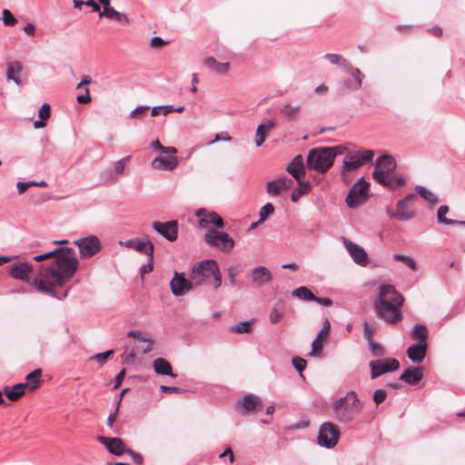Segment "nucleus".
Listing matches in <instances>:
<instances>
[{"label":"nucleus","mask_w":465,"mask_h":465,"mask_svg":"<svg viewBox=\"0 0 465 465\" xmlns=\"http://www.w3.org/2000/svg\"><path fill=\"white\" fill-rule=\"evenodd\" d=\"M54 258L48 267H42L37 276L33 279L32 286L39 292L48 294L58 300L67 297L68 290L59 292L57 288H64L77 272L79 261L73 248L57 247L47 252L34 257L35 262Z\"/></svg>","instance_id":"f257e3e1"},{"label":"nucleus","mask_w":465,"mask_h":465,"mask_svg":"<svg viewBox=\"0 0 465 465\" xmlns=\"http://www.w3.org/2000/svg\"><path fill=\"white\" fill-rule=\"evenodd\" d=\"M54 258L48 267H42L37 276L33 279L32 286L39 292L48 294L58 300L67 297L68 290L59 292L57 288H64L77 272L79 261L73 248L57 247L47 252L34 257L35 262Z\"/></svg>","instance_id":"f03ea898"},{"label":"nucleus","mask_w":465,"mask_h":465,"mask_svg":"<svg viewBox=\"0 0 465 465\" xmlns=\"http://www.w3.org/2000/svg\"><path fill=\"white\" fill-rule=\"evenodd\" d=\"M397 164L393 156L383 154L376 159L372 178L379 184L395 190L405 184L406 180L403 176H394Z\"/></svg>","instance_id":"7ed1b4c3"},{"label":"nucleus","mask_w":465,"mask_h":465,"mask_svg":"<svg viewBox=\"0 0 465 465\" xmlns=\"http://www.w3.org/2000/svg\"><path fill=\"white\" fill-rule=\"evenodd\" d=\"M190 277L195 285L210 282L213 283V289L216 290L222 284L218 263L212 259L196 262L191 271Z\"/></svg>","instance_id":"20e7f679"},{"label":"nucleus","mask_w":465,"mask_h":465,"mask_svg":"<svg viewBox=\"0 0 465 465\" xmlns=\"http://www.w3.org/2000/svg\"><path fill=\"white\" fill-rule=\"evenodd\" d=\"M362 406L357 397V394L353 391H350L347 394L332 404V411L334 418L342 423H348L353 420V419L361 411Z\"/></svg>","instance_id":"39448f33"},{"label":"nucleus","mask_w":465,"mask_h":465,"mask_svg":"<svg viewBox=\"0 0 465 465\" xmlns=\"http://www.w3.org/2000/svg\"><path fill=\"white\" fill-rule=\"evenodd\" d=\"M327 147H318L309 151L306 159V165L309 169L319 173H325L333 164V154Z\"/></svg>","instance_id":"423d86ee"},{"label":"nucleus","mask_w":465,"mask_h":465,"mask_svg":"<svg viewBox=\"0 0 465 465\" xmlns=\"http://www.w3.org/2000/svg\"><path fill=\"white\" fill-rule=\"evenodd\" d=\"M403 302V300H400L397 302H375V311L378 316L387 322L396 323L402 317L401 309Z\"/></svg>","instance_id":"0eeeda50"},{"label":"nucleus","mask_w":465,"mask_h":465,"mask_svg":"<svg viewBox=\"0 0 465 465\" xmlns=\"http://www.w3.org/2000/svg\"><path fill=\"white\" fill-rule=\"evenodd\" d=\"M203 239L208 245L215 247L222 252H229L234 246L233 239L227 232L213 228L205 232Z\"/></svg>","instance_id":"6e6552de"},{"label":"nucleus","mask_w":465,"mask_h":465,"mask_svg":"<svg viewBox=\"0 0 465 465\" xmlns=\"http://www.w3.org/2000/svg\"><path fill=\"white\" fill-rule=\"evenodd\" d=\"M370 183L360 178L356 183L352 185L346 196V203L351 208H357L368 200Z\"/></svg>","instance_id":"1a4fd4ad"},{"label":"nucleus","mask_w":465,"mask_h":465,"mask_svg":"<svg viewBox=\"0 0 465 465\" xmlns=\"http://www.w3.org/2000/svg\"><path fill=\"white\" fill-rule=\"evenodd\" d=\"M340 438V430L331 422H324L320 426L317 443L326 449L334 448Z\"/></svg>","instance_id":"9d476101"},{"label":"nucleus","mask_w":465,"mask_h":465,"mask_svg":"<svg viewBox=\"0 0 465 465\" xmlns=\"http://www.w3.org/2000/svg\"><path fill=\"white\" fill-rule=\"evenodd\" d=\"M369 368L371 370V379L375 380L385 373L397 371L400 368V362L395 358H384L371 361Z\"/></svg>","instance_id":"9b49d317"},{"label":"nucleus","mask_w":465,"mask_h":465,"mask_svg":"<svg viewBox=\"0 0 465 465\" xmlns=\"http://www.w3.org/2000/svg\"><path fill=\"white\" fill-rule=\"evenodd\" d=\"M74 244L79 249L81 258H90L101 251V242L94 235L82 237L74 241Z\"/></svg>","instance_id":"f8f14e48"},{"label":"nucleus","mask_w":465,"mask_h":465,"mask_svg":"<svg viewBox=\"0 0 465 465\" xmlns=\"http://www.w3.org/2000/svg\"><path fill=\"white\" fill-rule=\"evenodd\" d=\"M7 273L14 279L19 280L32 285L30 279V272L33 271V267L28 262H17L12 263L6 267Z\"/></svg>","instance_id":"ddd939ff"},{"label":"nucleus","mask_w":465,"mask_h":465,"mask_svg":"<svg viewBox=\"0 0 465 465\" xmlns=\"http://www.w3.org/2000/svg\"><path fill=\"white\" fill-rule=\"evenodd\" d=\"M154 231L169 242L176 241L178 237V222L175 220L165 223L153 222L152 224Z\"/></svg>","instance_id":"4468645a"},{"label":"nucleus","mask_w":465,"mask_h":465,"mask_svg":"<svg viewBox=\"0 0 465 465\" xmlns=\"http://www.w3.org/2000/svg\"><path fill=\"white\" fill-rule=\"evenodd\" d=\"M193 282L185 278L183 273L174 272L173 278L170 282L172 293L176 296H183L188 291L193 289Z\"/></svg>","instance_id":"2eb2a0df"},{"label":"nucleus","mask_w":465,"mask_h":465,"mask_svg":"<svg viewBox=\"0 0 465 465\" xmlns=\"http://www.w3.org/2000/svg\"><path fill=\"white\" fill-rule=\"evenodd\" d=\"M343 243L347 252L356 264L360 266H366L368 264V254L361 246L346 238H343Z\"/></svg>","instance_id":"dca6fc26"},{"label":"nucleus","mask_w":465,"mask_h":465,"mask_svg":"<svg viewBox=\"0 0 465 465\" xmlns=\"http://www.w3.org/2000/svg\"><path fill=\"white\" fill-rule=\"evenodd\" d=\"M293 185V181L287 176H281L280 178L269 181L266 184V192L272 197L279 196L282 192L291 189Z\"/></svg>","instance_id":"f3484780"},{"label":"nucleus","mask_w":465,"mask_h":465,"mask_svg":"<svg viewBox=\"0 0 465 465\" xmlns=\"http://www.w3.org/2000/svg\"><path fill=\"white\" fill-rule=\"evenodd\" d=\"M98 441L106 447L107 450L115 456H121L125 453L127 450V447L125 446L124 440L120 438H111L105 436H99L97 438Z\"/></svg>","instance_id":"a211bd4d"},{"label":"nucleus","mask_w":465,"mask_h":465,"mask_svg":"<svg viewBox=\"0 0 465 465\" xmlns=\"http://www.w3.org/2000/svg\"><path fill=\"white\" fill-rule=\"evenodd\" d=\"M403 300V296L391 284H382L380 287L379 298L376 302H397Z\"/></svg>","instance_id":"6ab92c4d"},{"label":"nucleus","mask_w":465,"mask_h":465,"mask_svg":"<svg viewBox=\"0 0 465 465\" xmlns=\"http://www.w3.org/2000/svg\"><path fill=\"white\" fill-rule=\"evenodd\" d=\"M195 215L200 218V224H213L218 228L224 226V222L215 212H208L203 208L196 211Z\"/></svg>","instance_id":"aec40b11"},{"label":"nucleus","mask_w":465,"mask_h":465,"mask_svg":"<svg viewBox=\"0 0 465 465\" xmlns=\"http://www.w3.org/2000/svg\"><path fill=\"white\" fill-rule=\"evenodd\" d=\"M179 163L175 154H167L166 157L158 156L152 162V167L155 170L173 171Z\"/></svg>","instance_id":"412c9836"},{"label":"nucleus","mask_w":465,"mask_h":465,"mask_svg":"<svg viewBox=\"0 0 465 465\" xmlns=\"http://www.w3.org/2000/svg\"><path fill=\"white\" fill-rule=\"evenodd\" d=\"M252 281L256 287H262L272 281V274L265 266H258L252 271Z\"/></svg>","instance_id":"4be33fe9"},{"label":"nucleus","mask_w":465,"mask_h":465,"mask_svg":"<svg viewBox=\"0 0 465 465\" xmlns=\"http://www.w3.org/2000/svg\"><path fill=\"white\" fill-rule=\"evenodd\" d=\"M286 171L296 181L302 180L306 174L303 163V157L301 154L296 155L292 159V161L287 165Z\"/></svg>","instance_id":"5701e85b"},{"label":"nucleus","mask_w":465,"mask_h":465,"mask_svg":"<svg viewBox=\"0 0 465 465\" xmlns=\"http://www.w3.org/2000/svg\"><path fill=\"white\" fill-rule=\"evenodd\" d=\"M414 197L415 194L411 193L397 203V212L394 213V217L396 219L400 221H408L414 216V212L407 206V202L414 199Z\"/></svg>","instance_id":"b1692460"},{"label":"nucleus","mask_w":465,"mask_h":465,"mask_svg":"<svg viewBox=\"0 0 465 465\" xmlns=\"http://www.w3.org/2000/svg\"><path fill=\"white\" fill-rule=\"evenodd\" d=\"M428 350V343H414L407 350L408 358L414 363H420L424 361Z\"/></svg>","instance_id":"393cba45"},{"label":"nucleus","mask_w":465,"mask_h":465,"mask_svg":"<svg viewBox=\"0 0 465 465\" xmlns=\"http://www.w3.org/2000/svg\"><path fill=\"white\" fill-rule=\"evenodd\" d=\"M423 378V371L420 367H409L401 375L400 380L408 385H417Z\"/></svg>","instance_id":"a878e982"},{"label":"nucleus","mask_w":465,"mask_h":465,"mask_svg":"<svg viewBox=\"0 0 465 465\" xmlns=\"http://www.w3.org/2000/svg\"><path fill=\"white\" fill-rule=\"evenodd\" d=\"M276 124L273 120H266L261 123L256 129L255 133V144L257 147L262 146L264 143L267 133L272 131L275 127Z\"/></svg>","instance_id":"bb28decb"},{"label":"nucleus","mask_w":465,"mask_h":465,"mask_svg":"<svg viewBox=\"0 0 465 465\" xmlns=\"http://www.w3.org/2000/svg\"><path fill=\"white\" fill-rule=\"evenodd\" d=\"M153 367L154 371L157 374L166 375V376H170L173 378L176 377V374H174L173 372V368H172L171 363L163 358L155 359L153 361Z\"/></svg>","instance_id":"cd10ccee"},{"label":"nucleus","mask_w":465,"mask_h":465,"mask_svg":"<svg viewBox=\"0 0 465 465\" xmlns=\"http://www.w3.org/2000/svg\"><path fill=\"white\" fill-rule=\"evenodd\" d=\"M99 17H105L110 20H114L122 25H125L130 23V20L125 13L118 12L113 6L105 12H100Z\"/></svg>","instance_id":"c85d7f7f"},{"label":"nucleus","mask_w":465,"mask_h":465,"mask_svg":"<svg viewBox=\"0 0 465 465\" xmlns=\"http://www.w3.org/2000/svg\"><path fill=\"white\" fill-rule=\"evenodd\" d=\"M344 70L348 74H350L353 78V82L350 85V87L351 88V91L359 90L362 85L364 74L361 72V70L359 68L353 67L351 63L345 67Z\"/></svg>","instance_id":"c756f323"},{"label":"nucleus","mask_w":465,"mask_h":465,"mask_svg":"<svg viewBox=\"0 0 465 465\" xmlns=\"http://www.w3.org/2000/svg\"><path fill=\"white\" fill-rule=\"evenodd\" d=\"M238 405L242 406L244 412H250L256 410L258 406H261V400L258 396L249 393L244 395L242 401L237 403Z\"/></svg>","instance_id":"7c9ffc66"},{"label":"nucleus","mask_w":465,"mask_h":465,"mask_svg":"<svg viewBox=\"0 0 465 465\" xmlns=\"http://www.w3.org/2000/svg\"><path fill=\"white\" fill-rule=\"evenodd\" d=\"M41 377H42V370L35 369L25 376L26 381L23 382V383H24V385H26V389H28L29 391H35V389H37L40 386V384L42 382Z\"/></svg>","instance_id":"2f4dec72"},{"label":"nucleus","mask_w":465,"mask_h":465,"mask_svg":"<svg viewBox=\"0 0 465 465\" xmlns=\"http://www.w3.org/2000/svg\"><path fill=\"white\" fill-rule=\"evenodd\" d=\"M26 385L20 382L12 387L5 386L4 388V391L8 398V400L15 401H17L20 397H22L25 393Z\"/></svg>","instance_id":"473e14b6"},{"label":"nucleus","mask_w":465,"mask_h":465,"mask_svg":"<svg viewBox=\"0 0 465 465\" xmlns=\"http://www.w3.org/2000/svg\"><path fill=\"white\" fill-rule=\"evenodd\" d=\"M204 65L218 74H225L229 70V63H220L213 57H207Z\"/></svg>","instance_id":"72a5a7b5"},{"label":"nucleus","mask_w":465,"mask_h":465,"mask_svg":"<svg viewBox=\"0 0 465 465\" xmlns=\"http://www.w3.org/2000/svg\"><path fill=\"white\" fill-rule=\"evenodd\" d=\"M429 336L428 329L425 325L417 323L413 326L411 331V337L418 341L417 343H428L427 339Z\"/></svg>","instance_id":"f704fd0d"},{"label":"nucleus","mask_w":465,"mask_h":465,"mask_svg":"<svg viewBox=\"0 0 465 465\" xmlns=\"http://www.w3.org/2000/svg\"><path fill=\"white\" fill-rule=\"evenodd\" d=\"M298 186L294 188L291 194V200L292 203H297L299 199L307 194L312 190V185L308 181H297Z\"/></svg>","instance_id":"c9c22d12"},{"label":"nucleus","mask_w":465,"mask_h":465,"mask_svg":"<svg viewBox=\"0 0 465 465\" xmlns=\"http://www.w3.org/2000/svg\"><path fill=\"white\" fill-rule=\"evenodd\" d=\"M125 247L135 250L137 252H143L145 253L146 249H150V244L153 245L151 241H141L138 238H133L121 242Z\"/></svg>","instance_id":"e433bc0d"},{"label":"nucleus","mask_w":465,"mask_h":465,"mask_svg":"<svg viewBox=\"0 0 465 465\" xmlns=\"http://www.w3.org/2000/svg\"><path fill=\"white\" fill-rule=\"evenodd\" d=\"M128 336L136 339L138 341H142V342H146L147 343L145 345V348L141 349V350L138 349L139 352H142L143 354H146V353L150 352L153 350V340H152L151 338L144 337L142 334L141 331H135V330H132V331H130L128 332Z\"/></svg>","instance_id":"4c0bfd02"},{"label":"nucleus","mask_w":465,"mask_h":465,"mask_svg":"<svg viewBox=\"0 0 465 465\" xmlns=\"http://www.w3.org/2000/svg\"><path fill=\"white\" fill-rule=\"evenodd\" d=\"M362 165L361 162L360 154L357 153H348L345 155L343 159V170L351 171L355 170Z\"/></svg>","instance_id":"58836bf2"},{"label":"nucleus","mask_w":465,"mask_h":465,"mask_svg":"<svg viewBox=\"0 0 465 465\" xmlns=\"http://www.w3.org/2000/svg\"><path fill=\"white\" fill-rule=\"evenodd\" d=\"M285 310V302L282 300H279L272 309L271 310L269 318L272 323H277L283 316Z\"/></svg>","instance_id":"ea45409f"},{"label":"nucleus","mask_w":465,"mask_h":465,"mask_svg":"<svg viewBox=\"0 0 465 465\" xmlns=\"http://www.w3.org/2000/svg\"><path fill=\"white\" fill-rule=\"evenodd\" d=\"M23 67L19 62L9 63L6 70V77L8 80H13L17 85H20L21 80L15 76V74H19Z\"/></svg>","instance_id":"a19ab883"},{"label":"nucleus","mask_w":465,"mask_h":465,"mask_svg":"<svg viewBox=\"0 0 465 465\" xmlns=\"http://www.w3.org/2000/svg\"><path fill=\"white\" fill-rule=\"evenodd\" d=\"M300 110H301L300 105L292 106L290 104H286L281 108V114L287 120L293 121V120L297 119Z\"/></svg>","instance_id":"79ce46f5"},{"label":"nucleus","mask_w":465,"mask_h":465,"mask_svg":"<svg viewBox=\"0 0 465 465\" xmlns=\"http://www.w3.org/2000/svg\"><path fill=\"white\" fill-rule=\"evenodd\" d=\"M153 251L154 246L151 244L150 249L145 250V254L148 257V262L140 268V273L142 277H143L144 274L151 272L153 269Z\"/></svg>","instance_id":"37998d69"},{"label":"nucleus","mask_w":465,"mask_h":465,"mask_svg":"<svg viewBox=\"0 0 465 465\" xmlns=\"http://www.w3.org/2000/svg\"><path fill=\"white\" fill-rule=\"evenodd\" d=\"M448 212H449V207L447 205H440L439 207L438 212H437V218H438V222L440 223H443L446 225H454V224H457L458 223H460V221H458V220L446 218L445 215L447 214Z\"/></svg>","instance_id":"c03bdc74"},{"label":"nucleus","mask_w":465,"mask_h":465,"mask_svg":"<svg viewBox=\"0 0 465 465\" xmlns=\"http://www.w3.org/2000/svg\"><path fill=\"white\" fill-rule=\"evenodd\" d=\"M292 296L298 297L301 300L313 302L315 295L309 288L301 286L292 292Z\"/></svg>","instance_id":"a18cd8bd"},{"label":"nucleus","mask_w":465,"mask_h":465,"mask_svg":"<svg viewBox=\"0 0 465 465\" xmlns=\"http://www.w3.org/2000/svg\"><path fill=\"white\" fill-rule=\"evenodd\" d=\"M253 320L239 322L236 325L231 326L229 331L233 333H249L252 330Z\"/></svg>","instance_id":"49530a36"},{"label":"nucleus","mask_w":465,"mask_h":465,"mask_svg":"<svg viewBox=\"0 0 465 465\" xmlns=\"http://www.w3.org/2000/svg\"><path fill=\"white\" fill-rule=\"evenodd\" d=\"M415 190L424 200H426L431 203H438V201H439L438 197L433 193H431L430 190H428L426 187H423L421 185H417L415 187Z\"/></svg>","instance_id":"de8ad7c7"},{"label":"nucleus","mask_w":465,"mask_h":465,"mask_svg":"<svg viewBox=\"0 0 465 465\" xmlns=\"http://www.w3.org/2000/svg\"><path fill=\"white\" fill-rule=\"evenodd\" d=\"M324 58L328 59L332 64L341 65L343 69L350 64L341 54H326Z\"/></svg>","instance_id":"09e8293b"},{"label":"nucleus","mask_w":465,"mask_h":465,"mask_svg":"<svg viewBox=\"0 0 465 465\" xmlns=\"http://www.w3.org/2000/svg\"><path fill=\"white\" fill-rule=\"evenodd\" d=\"M152 148L154 150H158L163 153L165 154H176L177 149L173 146H163L162 145L161 142L157 139L152 143Z\"/></svg>","instance_id":"8fccbe9b"},{"label":"nucleus","mask_w":465,"mask_h":465,"mask_svg":"<svg viewBox=\"0 0 465 465\" xmlns=\"http://www.w3.org/2000/svg\"><path fill=\"white\" fill-rule=\"evenodd\" d=\"M368 345L373 357H380L385 354V349L375 340L369 341Z\"/></svg>","instance_id":"3c124183"},{"label":"nucleus","mask_w":465,"mask_h":465,"mask_svg":"<svg viewBox=\"0 0 465 465\" xmlns=\"http://www.w3.org/2000/svg\"><path fill=\"white\" fill-rule=\"evenodd\" d=\"M274 206L272 203H265L261 209L259 213V222H264L270 215L274 213Z\"/></svg>","instance_id":"603ef678"},{"label":"nucleus","mask_w":465,"mask_h":465,"mask_svg":"<svg viewBox=\"0 0 465 465\" xmlns=\"http://www.w3.org/2000/svg\"><path fill=\"white\" fill-rule=\"evenodd\" d=\"M393 259L395 261H400L404 262L409 268H411L412 271L417 270V263L410 256L401 254V253H396L393 255Z\"/></svg>","instance_id":"864d4df0"},{"label":"nucleus","mask_w":465,"mask_h":465,"mask_svg":"<svg viewBox=\"0 0 465 465\" xmlns=\"http://www.w3.org/2000/svg\"><path fill=\"white\" fill-rule=\"evenodd\" d=\"M114 350H108L106 351H104V352H100V353H96L94 354L93 357H91L90 360H94V361H96L97 362H99L101 365L104 364L106 362V361L112 356L114 355Z\"/></svg>","instance_id":"5fc2aeb1"},{"label":"nucleus","mask_w":465,"mask_h":465,"mask_svg":"<svg viewBox=\"0 0 465 465\" xmlns=\"http://www.w3.org/2000/svg\"><path fill=\"white\" fill-rule=\"evenodd\" d=\"M292 365L293 367L297 370V371L299 372V374L303 377L302 375V371L305 370L306 368V364H307V361L302 358V357H299V356H295L292 358Z\"/></svg>","instance_id":"6e6d98bb"},{"label":"nucleus","mask_w":465,"mask_h":465,"mask_svg":"<svg viewBox=\"0 0 465 465\" xmlns=\"http://www.w3.org/2000/svg\"><path fill=\"white\" fill-rule=\"evenodd\" d=\"M2 20H3V23L5 24V25H7V26H14L17 22L16 18L14 16V15L8 9L3 10Z\"/></svg>","instance_id":"4d7b16f0"},{"label":"nucleus","mask_w":465,"mask_h":465,"mask_svg":"<svg viewBox=\"0 0 465 465\" xmlns=\"http://www.w3.org/2000/svg\"><path fill=\"white\" fill-rule=\"evenodd\" d=\"M131 156H125L114 163V173L116 174H122L124 171L125 165L129 163Z\"/></svg>","instance_id":"13d9d810"},{"label":"nucleus","mask_w":465,"mask_h":465,"mask_svg":"<svg viewBox=\"0 0 465 465\" xmlns=\"http://www.w3.org/2000/svg\"><path fill=\"white\" fill-rule=\"evenodd\" d=\"M387 398V391L383 389H378L373 393V401L379 405L382 403Z\"/></svg>","instance_id":"bf43d9fd"},{"label":"nucleus","mask_w":465,"mask_h":465,"mask_svg":"<svg viewBox=\"0 0 465 465\" xmlns=\"http://www.w3.org/2000/svg\"><path fill=\"white\" fill-rule=\"evenodd\" d=\"M363 334L368 342L374 340V327L370 325L367 322L363 323Z\"/></svg>","instance_id":"052dcab7"},{"label":"nucleus","mask_w":465,"mask_h":465,"mask_svg":"<svg viewBox=\"0 0 465 465\" xmlns=\"http://www.w3.org/2000/svg\"><path fill=\"white\" fill-rule=\"evenodd\" d=\"M361 157V162L362 164L367 162H371L374 156V152L372 150H363L361 152H358Z\"/></svg>","instance_id":"680f3d73"},{"label":"nucleus","mask_w":465,"mask_h":465,"mask_svg":"<svg viewBox=\"0 0 465 465\" xmlns=\"http://www.w3.org/2000/svg\"><path fill=\"white\" fill-rule=\"evenodd\" d=\"M125 453L131 456L133 461L135 464L141 465L143 462V456L140 453L134 451V450L128 448Z\"/></svg>","instance_id":"e2e57ef3"},{"label":"nucleus","mask_w":465,"mask_h":465,"mask_svg":"<svg viewBox=\"0 0 465 465\" xmlns=\"http://www.w3.org/2000/svg\"><path fill=\"white\" fill-rule=\"evenodd\" d=\"M38 116L42 120H47L48 118H50V105L48 104H43L38 112Z\"/></svg>","instance_id":"0e129e2a"},{"label":"nucleus","mask_w":465,"mask_h":465,"mask_svg":"<svg viewBox=\"0 0 465 465\" xmlns=\"http://www.w3.org/2000/svg\"><path fill=\"white\" fill-rule=\"evenodd\" d=\"M160 390L164 393H182L184 391L182 388L167 385H161Z\"/></svg>","instance_id":"69168bd1"},{"label":"nucleus","mask_w":465,"mask_h":465,"mask_svg":"<svg viewBox=\"0 0 465 465\" xmlns=\"http://www.w3.org/2000/svg\"><path fill=\"white\" fill-rule=\"evenodd\" d=\"M322 349V340L315 338V340L312 343V351L310 353L311 356H316L317 351L321 352Z\"/></svg>","instance_id":"338daca9"},{"label":"nucleus","mask_w":465,"mask_h":465,"mask_svg":"<svg viewBox=\"0 0 465 465\" xmlns=\"http://www.w3.org/2000/svg\"><path fill=\"white\" fill-rule=\"evenodd\" d=\"M168 42L167 41H164L162 37L160 36H153L151 41H150V45L152 47H155V48H158V47H162L163 45H166Z\"/></svg>","instance_id":"774afa93"}]
</instances>
